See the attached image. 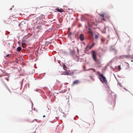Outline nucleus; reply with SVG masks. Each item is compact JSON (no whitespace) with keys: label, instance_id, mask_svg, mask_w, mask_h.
Segmentation results:
<instances>
[{"label":"nucleus","instance_id":"obj_1","mask_svg":"<svg viewBox=\"0 0 133 133\" xmlns=\"http://www.w3.org/2000/svg\"><path fill=\"white\" fill-rule=\"evenodd\" d=\"M96 74L99 76V78L103 83L106 84L107 83L106 78L103 75V74L100 73L99 72H96Z\"/></svg>","mask_w":133,"mask_h":133},{"label":"nucleus","instance_id":"obj_2","mask_svg":"<svg viewBox=\"0 0 133 133\" xmlns=\"http://www.w3.org/2000/svg\"><path fill=\"white\" fill-rule=\"evenodd\" d=\"M92 57L94 60L95 61L96 64L99 65L100 64L101 62L99 59H97L95 51L94 50L92 51Z\"/></svg>","mask_w":133,"mask_h":133},{"label":"nucleus","instance_id":"obj_3","mask_svg":"<svg viewBox=\"0 0 133 133\" xmlns=\"http://www.w3.org/2000/svg\"><path fill=\"white\" fill-rule=\"evenodd\" d=\"M88 29L89 30L88 31V32L90 34V38L91 39H92L93 38V33L92 31L90 28H89Z\"/></svg>","mask_w":133,"mask_h":133},{"label":"nucleus","instance_id":"obj_4","mask_svg":"<svg viewBox=\"0 0 133 133\" xmlns=\"http://www.w3.org/2000/svg\"><path fill=\"white\" fill-rule=\"evenodd\" d=\"M55 10H56L57 11H58V12H64V10H63L62 9H59V8H56L55 9Z\"/></svg>","mask_w":133,"mask_h":133},{"label":"nucleus","instance_id":"obj_5","mask_svg":"<svg viewBox=\"0 0 133 133\" xmlns=\"http://www.w3.org/2000/svg\"><path fill=\"white\" fill-rule=\"evenodd\" d=\"M79 38L81 41H83L84 39V37L83 34H81L79 35Z\"/></svg>","mask_w":133,"mask_h":133},{"label":"nucleus","instance_id":"obj_6","mask_svg":"<svg viewBox=\"0 0 133 133\" xmlns=\"http://www.w3.org/2000/svg\"><path fill=\"white\" fill-rule=\"evenodd\" d=\"M79 83V81L78 80H76L73 82L72 84L74 85L76 84H77Z\"/></svg>","mask_w":133,"mask_h":133},{"label":"nucleus","instance_id":"obj_7","mask_svg":"<svg viewBox=\"0 0 133 133\" xmlns=\"http://www.w3.org/2000/svg\"><path fill=\"white\" fill-rule=\"evenodd\" d=\"M62 75H69V73L68 71H66L65 72H63V73L62 74Z\"/></svg>","mask_w":133,"mask_h":133},{"label":"nucleus","instance_id":"obj_8","mask_svg":"<svg viewBox=\"0 0 133 133\" xmlns=\"http://www.w3.org/2000/svg\"><path fill=\"white\" fill-rule=\"evenodd\" d=\"M95 45V43H93L92 44L90 45V47H89V49H91L92 47L94 46Z\"/></svg>","mask_w":133,"mask_h":133},{"label":"nucleus","instance_id":"obj_9","mask_svg":"<svg viewBox=\"0 0 133 133\" xmlns=\"http://www.w3.org/2000/svg\"><path fill=\"white\" fill-rule=\"evenodd\" d=\"M99 34H95V38L96 39V40H97V39H98L99 37Z\"/></svg>","mask_w":133,"mask_h":133},{"label":"nucleus","instance_id":"obj_10","mask_svg":"<svg viewBox=\"0 0 133 133\" xmlns=\"http://www.w3.org/2000/svg\"><path fill=\"white\" fill-rule=\"evenodd\" d=\"M91 22L92 23V24L90 22V21H88V23L89 25H92V24H95L94 23V22H93L91 21Z\"/></svg>","mask_w":133,"mask_h":133},{"label":"nucleus","instance_id":"obj_11","mask_svg":"<svg viewBox=\"0 0 133 133\" xmlns=\"http://www.w3.org/2000/svg\"><path fill=\"white\" fill-rule=\"evenodd\" d=\"M130 55H126L123 56L124 58H129L130 57Z\"/></svg>","mask_w":133,"mask_h":133},{"label":"nucleus","instance_id":"obj_12","mask_svg":"<svg viewBox=\"0 0 133 133\" xmlns=\"http://www.w3.org/2000/svg\"><path fill=\"white\" fill-rule=\"evenodd\" d=\"M99 15L101 16L102 19L103 20L104 19V14H99Z\"/></svg>","mask_w":133,"mask_h":133},{"label":"nucleus","instance_id":"obj_13","mask_svg":"<svg viewBox=\"0 0 133 133\" xmlns=\"http://www.w3.org/2000/svg\"><path fill=\"white\" fill-rule=\"evenodd\" d=\"M89 47H90V45H89V44L85 48V50H89L90 49H89Z\"/></svg>","mask_w":133,"mask_h":133},{"label":"nucleus","instance_id":"obj_14","mask_svg":"<svg viewBox=\"0 0 133 133\" xmlns=\"http://www.w3.org/2000/svg\"><path fill=\"white\" fill-rule=\"evenodd\" d=\"M21 50V47H18L17 48V50L18 51H20Z\"/></svg>","mask_w":133,"mask_h":133},{"label":"nucleus","instance_id":"obj_15","mask_svg":"<svg viewBox=\"0 0 133 133\" xmlns=\"http://www.w3.org/2000/svg\"><path fill=\"white\" fill-rule=\"evenodd\" d=\"M117 70H118L119 71L121 69V67L120 66V65H118L117 66Z\"/></svg>","mask_w":133,"mask_h":133},{"label":"nucleus","instance_id":"obj_16","mask_svg":"<svg viewBox=\"0 0 133 133\" xmlns=\"http://www.w3.org/2000/svg\"><path fill=\"white\" fill-rule=\"evenodd\" d=\"M28 37L27 35H26V36H24V38H25V39H26V38H27Z\"/></svg>","mask_w":133,"mask_h":133},{"label":"nucleus","instance_id":"obj_17","mask_svg":"<svg viewBox=\"0 0 133 133\" xmlns=\"http://www.w3.org/2000/svg\"><path fill=\"white\" fill-rule=\"evenodd\" d=\"M72 34L71 33V32H70L68 34V35L69 36H70Z\"/></svg>","mask_w":133,"mask_h":133},{"label":"nucleus","instance_id":"obj_18","mask_svg":"<svg viewBox=\"0 0 133 133\" xmlns=\"http://www.w3.org/2000/svg\"><path fill=\"white\" fill-rule=\"evenodd\" d=\"M91 69L93 70L95 72H96V70L94 69L93 68H91Z\"/></svg>","mask_w":133,"mask_h":133},{"label":"nucleus","instance_id":"obj_19","mask_svg":"<svg viewBox=\"0 0 133 133\" xmlns=\"http://www.w3.org/2000/svg\"><path fill=\"white\" fill-rule=\"evenodd\" d=\"M117 37H118V39H119V40H120V38H119V37L118 35L117 34Z\"/></svg>","mask_w":133,"mask_h":133},{"label":"nucleus","instance_id":"obj_20","mask_svg":"<svg viewBox=\"0 0 133 133\" xmlns=\"http://www.w3.org/2000/svg\"><path fill=\"white\" fill-rule=\"evenodd\" d=\"M118 85H119L120 86H121V83H118Z\"/></svg>","mask_w":133,"mask_h":133},{"label":"nucleus","instance_id":"obj_21","mask_svg":"<svg viewBox=\"0 0 133 133\" xmlns=\"http://www.w3.org/2000/svg\"><path fill=\"white\" fill-rule=\"evenodd\" d=\"M101 41L103 43L104 41V39L103 38L101 39Z\"/></svg>","mask_w":133,"mask_h":133},{"label":"nucleus","instance_id":"obj_22","mask_svg":"<svg viewBox=\"0 0 133 133\" xmlns=\"http://www.w3.org/2000/svg\"><path fill=\"white\" fill-rule=\"evenodd\" d=\"M10 55L9 54H8L6 56V57H8V56H9Z\"/></svg>","mask_w":133,"mask_h":133},{"label":"nucleus","instance_id":"obj_23","mask_svg":"<svg viewBox=\"0 0 133 133\" xmlns=\"http://www.w3.org/2000/svg\"><path fill=\"white\" fill-rule=\"evenodd\" d=\"M90 77H91V79L92 80H94V79H93V78H92V77H91V76H90Z\"/></svg>","mask_w":133,"mask_h":133},{"label":"nucleus","instance_id":"obj_24","mask_svg":"<svg viewBox=\"0 0 133 133\" xmlns=\"http://www.w3.org/2000/svg\"><path fill=\"white\" fill-rule=\"evenodd\" d=\"M30 113L31 114H32V111H30Z\"/></svg>","mask_w":133,"mask_h":133},{"label":"nucleus","instance_id":"obj_25","mask_svg":"<svg viewBox=\"0 0 133 133\" xmlns=\"http://www.w3.org/2000/svg\"><path fill=\"white\" fill-rule=\"evenodd\" d=\"M45 117V115H43V117Z\"/></svg>","mask_w":133,"mask_h":133},{"label":"nucleus","instance_id":"obj_26","mask_svg":"<svg viewBox=\"0 0 133 133\" xmlns=\"http://www.w3.org/2000/svg\"><path fill=\"white\" fill-rule=\"evenodd\" d=\"M8 89V90H9V91L10 92V90L9 89Z\"/></svg>","mask_w":133,"mask_h":133},{"label":"nucleus","instance_id":"obj_27","mask_svg":"<svg viewBox=\"0 0 133 133\" xmlns=\"http://www.w3.org/2000/svg\"><path fill=\"white\" fill-rule=\"evenodd\" d=\"M64 69V67H63Z\"/></svg>","mask_w":133,"mask_h":133},{"label":"nucleus","instance_id":"obj_28","mask_svg":"<svg viewBox=\"0 0 133 133\" xmlns=\"http://www.w3.org/2000/svg\"><path fill=\"white\" fill-rule=\"evenodd\" d=\"M128 66H129V64L128 63Z\"/></svg>","mask_w":133,"mask_h":133},{"label":"nucleus","instance_id":"obj_29","mask_svg":"<svg viewBox=\"0 0 133 133\" xmlns=\"http://www.w3.org/2000/svg\"><path fill=\"white\" fill-rule=\"evenodd\" d=\"M18 43H19V42H18Z\"/></svg>","mask_w":133,"mask_h":133},{"label":"nucleus","instance_id":"obj_30","mask_svg":"<svg viewBox=\"0 0 133 133\" xmlns=\"http://www.w3.org/2000/svg\"><path fill=\"white\" fill-rule=\"evenodd\" d=\"M33 133H35V132H33Z\"/></svg>","mask_w":133,"mask_h":133}]
</instances>
